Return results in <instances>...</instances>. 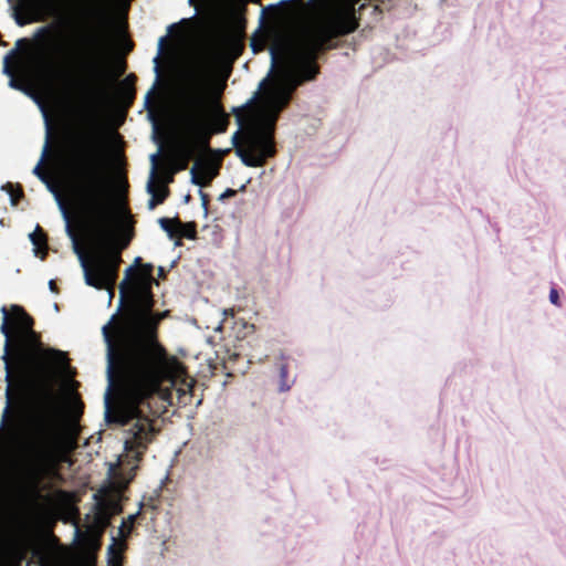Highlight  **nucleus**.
Listing matches in <instances>:
<instances>
[{
  "instance_id": "nucleus-29",
  "label": "nucleus",
  "mask_w": 566,
  "mask_h": 566,
  "mask_svg": "<svg viewBox=\"0 0 566 566\" xmlns=\"http://www.w3.org/2000/svg\"><path fill=\"white\" fill-rule=\"evenodd\" d=\"M165 197H166V192H165V191H161V192H156V191H155V200H156L158 203L163 202V201H164V199H165Z\"/></svg>"
},
{
  "instance_id": "nucleus-42",
  "label": "nucleus",
  "mask_w": 566,
  "mask_h": 566,
  "mask_svg": "<svg viewBox=\"0 0 566 566\" xmlns=\"http://www.w3.org/2000/svg\"><path fill=\"white\" fill-rule=\"evenodd\" d=\"M41 106V111L43 112V114L45 115V111H44V107L40 104Z\"/></svg>"
},
{
  "instance_id": "nucleus-14",
  "label": "nucleus",
  "mask_w": 566,
  "mask_h": 566,
  "mask_svg": "<svg viewBox=\"0 0 566 566\" xmlns=\"http://www.w3.org/2000/svg\"><path fill=\"white\" fill-rule=\"evenodd\" d=\"M117 539L113 536L112 544L107 548L108 563L111 566H122V547L117 548Z\"/></svg>"
},
{
  "instance_id": "nucleus-43",
  "label": "nucleus",
  "mask_w": 566,
  "mask_h": 566,
  "mask_svg": "<svg viewBox=\"0 0 566 566\" xmlns=\"http://www.w3.org/2000/svg\"><path fill=\"white\" fill-rule=\"evenodd\" d=\"M180 244H181V242L179 240L175 242V245H180Z\"/></svg>"
},
{
  "instance_id": "nucleus-40",
  "label": "nucleus",
  "mask_w": 566,
  "mask_h": 566,
  "mask_svg": "<svg viewBox=\"0 0 566 566\" xmlns=\"http://www.w3.org/2000/svg\"><path fill=\"white\" fill-rule=\"evenodd\" d=\"M111 324H112V321H108L106 326L108 327V325H111ZM107 332H109L108 328H107ZM108 334L111 335V333H108Z\"/></svg>"
},
{
  "instance_id": "nucleus-31",
  "label": "nucleus",
  "mask_w": 566,
  "mask_h": 566,
  "mask_svg": "<svg viewBox=\"0 0 566 566\" xmlns=\"http://www.w3.org/2000/svg\"><path fill=\"white\" fill-rule=\"evenodd\" d=\"M151 195V198L148 200V208L151 210L155 208L158 202L155 200V191Z\"/></svg>"
},
{
  "instance_id": "nucleus-30",
  "label": "nucleus",
  "mask_w": 566,
  "mask_h": 566,
  "mask_svg": "<svg viewBox=\"0 0 566 566\" xmlns=\"http://www.w3.org/2000/svg\"><path fill=\"white\" fill-rule=\"evenodd\" d=\"M8 193L10 197L11 205L14 206L17 203L18 196H20V192L15 196V193L12 190H8Z\"/></svg>"
},
{
  "instance_id": "nucleus-7",
  "label": "nucleus",
  "mask_w": 566,
  "mask_h": 566,
  "mask_svg": "<svg viewBox=\"0 0 566 566\" xmlns=\"http://www.w3.org/2000/svg\"><path fill=\"white\" fill-rule=\"evenodd\" d=\"M218 174V166L208 159L197 160L190 169V181L196 186H201V180L210 181Z\"/></svg>"
},
{
  "instance_id": "nucleus-16",
  "label": "nucleus",
  "mask_w": 566,
  "mask_h": 566,
  "mask_svg": "<svg viewBox=\"0 0 566 566\" xmlns=\"http://www.w3.org/2000/svg\"><path fill=\"white\" fill-rule=\"evenodd\" d=\"M157 157H158V153H155V154L150 155L151 168H150L149 179H148L147 185H146V190H147L148 193H153L154 192V182H155L156 169H157L156 168Z\"/></svg>"
},
{
  "instance_id": "nucleus-19",
  "label": "nucleus",
  "mask_w": 566,
  "mask_h": 566,
  "mask_svg": "<svg viewBox=\"0 0 566 566\" xmlns=\"http://www.w3.org/2000/svg\"><path fill=\"white\" fill-rule=\"evenodd\" d=\"M1 313H2V323H1L0 329H1V333L6 337V348H7L9 346V340H10V331H9V325H8L9 324V313L6 310V307L1 308Z\"/></svg>"
},
{
  "instance_id": "nucleus-1",
  "label": "nucleus",
  "mask_w": 566,
  "mask_h": 566,
  "mask_svg": "<svg viewBox=\"0 0 566 566\" xmlns=\"http://www.w3.org/2000/svg\"><path fill=\"white\" fill-rule=\"evenodd\" d=\"M133 266L126 269L119 285L120 303L125 298L123 323L115 336L103 326L107 345L105 394V420L108 423L127 426L124 449L138 462L143 451L151 441L154 428L150 420L142 415L138 405L157 392L164 380H172L184 374V367L175 357H168L157 342L158 323L167 317L168 311L154 313L151 293V264L144 265V273L129 279Z\"/></svg>"
},
{
  "instance_id": "nucleus-38",
  "label": "nucleus",
  "mask_w": 566,
  "mask_h": 566,
  "mask_svg": "<svg viewBox=\"0 0 566 566\" xmlns=\"http://www.w3.org/2000/svg\"><path fill=\"white\" fill-rule=\"evenodd\" d=\"M53 285H54V283H53V281L51 280V281L49 282V287H50L51 290H53Z\"/></svg>"
},
{
  "instance_id": "nucleus-13",
  "label": "nucleus",
  "mask_w": 566,
  "mask_h": 566,
  "mask_svg": "<svg viewBox=\"0 0 566 566\" xmlns=\"http://www.w3.org/2000/svg\"><path fill=\"white\" fill-rule=\"evenodd\" d=\"M165 40H166V36H161L159 39L157 54L154 57V64H155L154 71H155L156 75H159L158 61H159V57H160L161 52H163ZM157 83H158V76H156V80H155L151 88L149 90V92L145 96V104L146 105L149 103L150 95L153 94L154 90L156 88Z\"/></svg>"
},
{
  "instance_id": "nucleus-12",
  "label": "nucleus",
  "mask_w": 566,
  "mask_h": 566,
  "mask_svg": "<svg viewBox=\"0 0 566 566\" xmlns=\"http://www.w3.org/2000/svg\"><path fill=\"white\" fill-rule=\"evenodd\" d=\"M13 19L19 27H23L32 22V15L25 8L24 3L13 7Z\"/></svg>"
},
{
  "instance_id": "nucleus-21",
  "label": "nucleus",
  "mask_w": 566,
  "mask_h": 566,
  "mask_svg": "<svg viewBox=\"0 0 566 566\" xmlns=\"http://www.w3.org/2000/svg\"><path fill=\"white\" fill-rule=\"evenodd\" d=\"M29 240L31 241L34 250V254L38 255V250L40 249L43 242V235L40 233V227L36 226L35 230L29 234Z\"/></svg>"
},
{
  "instance_id": "nucleus-22",
  "label": "nucleus",
  "mask_w": 566,
  "mask_h": 566,
  "mask_svg": "<svg viewBox=\"0 0 566 566\" xmlns=\"http://www.w3.org/2000/svg\"><path fill=\"white\" fill-rule=\"evenodd\" d=\"M14 55H15V50H11V51H9V52L6 54V56H4V59H3V70H2V72H3V74H6V75L10 76V78L13 76V72H12V70H11V67H10V60H11Z\"/></svg>"
},
{
  "instance_id": "nucleus-28",
  "label": "nucleus",
  "mask_w": 566,
  "mask_h": 566,
  "mask_svg": "<svg viewBox=\"0 0 566 566\" xmlns=\"http://www.w3.org/2000/svg\"><path fill=\"white\" fill-rule=\"evenodd\" d=\"M27 43V39H18L15 41L14 48L12 50H15V53L20 50V48Z\"/></svg>"
},
{
  "instance_id": "nucleus-5",
  "label": "nucleus",
  "mask_w": 566,
  "mask_h": 566,
  "mask_svg": "<svg viewBox=\"0 0 566 566\" xmlns=\"http://www.w3.org/2000/svg\"><path fill=\"white\" fill-rule=\"evenodd\" d=\"M59 436L54 428L41 424L32 434L29 446V460L36 472H43L50 468L56 457Z\"/></svg>"
},
{
  "instance_id": "nucleus-8",
  "label": "nucleus",
  "mask_w": 566,
  "mask_h": 566,
  "mask_svg": "<svg viewBox=\"0 0 566 566\" xmlns=\"http://www.w3.org/2000/svg\"><path fill=\"white\" fill-rule=\"evenodd\" d=\"M11 310L14 314V324L20 332L23 334H31V318L18 305H12Z\"/></svg>"
},
{
  "instance_id": "nucleus-26",
  "label": "nucleus",
  "mask_w": 566,
  "mask_h": 566,
  "mask_svg": "<svg viewBox=\"0 0 566 566\" xmlns=\"http://www.w3.org/2000/svg\"><path fill=\"white\" fill-rule=\"evenodd\" d=\"M235 191L233 189H226L220 196H219V200H224L226 198H229V197H232L234 196Z\"/></svg>"
},
{
  "instance_id": "nucleus-23",
  "label": "nucleus",
  "mask_w": 566,
  "mask_h": 566,
  "mask_svg": "<svg viewBox=\"0 0 566 566\" xmlns=\"http://www.w3.org/2000/svg\"><path fill=\"white\" fill-rule=\"evenodd\" d=\"M9 86L13 90L23 92L25 94H30L29 88L20 81H18L14 76H12L9 81Z\"/></svg>"
},
{
  "instance_id": "nucleus-9",
  "label": "nucleus",
  "mask_w": 566,
  "mask_h": 566,
  "mask_svg": "<svg viewBox=\"0 0 566 566\" xmlns=\"http://www.w3.org/2000/svg\"><path fill=\"white\" fill-rule=\"evenodd\" d=\"M55 60L48 55L46 53H42L41 57L36 62V71L41 76L52 77L55 73Z\"/></svg>"
},
{
  "instance_id": "nucleus-24",
  "label": "nucleus",
  "mask_w": 566,
  "mask_h": 566,
  "mask_svg": "<svg viewBox=\"0 0 566 566\" xmlns=\"http://www.w3.org/2000/svg\"><path fill=\"white\" fill-rule=\"evenodd\" d=\"M198 193H199L200 199H201V207L203 209V216L207 217V214H208V208H207L208 196L205 192H202L201 189H199Z\"/></svg>"
},
{
  "instance_id": "nucleus-39",
  "label": "nucleus",
  "mask_w": 566,
  "mask_h": 566,
  "mask_svg": "<svg viewBox=\"0 0 566 566\" xmlns=\"http://www.w3.org/2000/svg\"><path fill=\"white\" fill-rule=\"evenodd\" d=\"M222 328V324L220 323L217 327H216V331H220Z\"/></svg>"
},
{
  "instance_id": "nucleus-25",
  "label": "nucleus",
  "mask_w": 566,
  "mask_h": 566,
  "mask_svg": "<svg viewBox=\"0 0 566 566\" xmlns=\"http://www.w3.org/2000/svg\"><path fill=\"white\" fill-rule=\"evenodd\" d=\"M49 32H50V27H48V25L40 27L35 30L34 38L41 39L42 36L46 35Z\"/></svg>"
},
{
  "instance_id": "nucleus-11",
  "label": "nucleus",
  "mask_w": 566,
  "mask_h": 566,
  "mask_svg": "<svg viewBox=\"0 0 566 566\" xmlns=\"http://www.w3.org/2000/svg\"><path fill=\"white\" fill-rule=\"evenodd\" d=\"M142 509H143V503L140 502L138 505V510L135 513L129 514L126 520L122 521V523L118 527V536L122 539H125L132 532L133 524H134L135 520L137 518V516L140 514Z\"/></svg>"
},
{
  "instance_id": "nucleus-17",
  "label": "nucleus",
  "mask_w": 566,
  "mask_h": 566,
  "mask_svg": "<svg viewBox=\"0 0 566 566\" xmlns=\"http://www.w3.org/2000/svg\"><path fill=\"white\" fill-rule=\"evenodd\" d=\"M158 223L169 238H172L176 234V221H172L168 218H159Z\"/></svg>"
},
{
  "instance_id": "nucleus-36",
  "label": "nucleus",
  "mask_w": 566,
  "mask_h": 566,
  "mask_svg": "<svg viewBox=\"0 0 566 566\" xmlns=\"http://www.w3.org/2000/svg\"><path fill=\"white\" fill-rule=\"evenodd\" d=\"M251 48H252L253 52L258 51L256 45L253 42L251 43Z\"/></svg>"
},
{
  "instance_id": "nucleus-3",
  "label": "nucleus",
  "mask_w": 566,
  "mask_h": 566,
  "mask_svg": "<svg viewBox=\"0 0 566 566\" xmlns=\"http://www.w3.org/2000/svg\"><path fill=\"white\" fill-rule=\"evenodd\" d=\"M70 15V38L60 51L59 61L76 66L85 76L73 82L76 91V114L82 124L92 125L101 99L96 83L97 66L94 61L98 48L97 22L104 13L106 0H57Z\"/></svg>"
},
{
  "instance_id": "nucleus-35",
  "label": "nucleus",
  "mask_w": 566,
  "mask_h": 566,
  "mask_svg": "<svg viewBox=\"0 0 566 566\" xmlns=\"http://www.w3.org/2000/svg\"><path fill=\"white\" fill-rule=\"evenodd\" d=\"M175 27H176V24H175V23H172V24L168 25V28H167L168 33L172 32V30L175 29Z\"/></svg>"
},
{
  "instance_id": "nucleus-20",
  "label": "nucleus",
  "mask_w": 566,
  "mask_h": 566,
  "mask_svg": "<svg viewBox=\"0 0 566 566\" xmlns=\"http://www.w3.org/2000/svg\"><path fill=\"white\" fill-rule=\"evenodd\" d=\"M187 142H188L187 145L182 148L184 159H182V163H180V166H179L180 169H185L187 166L188 159L192 158L195 155V147H193L195 142H191L189 139H187Z\"/></svg>"
},
{
  "instance_id": "nucleus-4",
  "label": "nucleus",
  "mask_w": 566,
  "mask_h": 566,
  "mask_svg": "<svg viewBox=\"0 0 566 566\" xmlns=\"http://www.w3.org/2000/svg\"><path fill=\"white\" fill-rule=\"evenodd\" d=\"M222 53V43L218 38H210L188 71L190 85L189 107L179 116L184 136L197 142L212 133H223L228 126V116L217 102L221 88L210 91V77L214 63Z\"/></svg>"
},
{
  "instance_id": "nucleus-41",
  "label": "nucleus",
  "mask_w": 566,
  "mask_h": 566,
  "mask_svg": "<svg viewBox=\"0 0 566 566\" xmlns=\"http://www.w3.org/2000/svg\"><path fill=\"white\" fill-rule=\"evenodd\" d=\"M111 324H112V321H108L106 326L108 327V325H111ZM107 332H109L108 328H107ZM108 334L111 335V333H108Z\"/></svg>"
},
{
  "instance_id": "nucleus-2",
  "label": "nucleus",
  "mask_w": 566,
  "mask_h": 566,
  "mask_svg": "<svg viewBox=\"0 0 566 566\" xmlns=\"http://www.w3.org/2000/svg\"><path fill=\"white\" fill-rule=\"evenodd\" d=\"M74 196L90 232L91 268L71 226L70 213L60 192L54 191V199L65 222V232L72 241L73 252L83 270L85 284L95 289L108 287L117 277L120 259L117 252L109 250L112 238L109 191L98 169L96 149L88 135L82 138L74 169Z\"/></svg>"
},
{
  "instance_id": "nucleus-18",
  "label": "nucleus",
  "mask_w": 566,
  "mask_h": 566,
  "mask_svg": "<svg viewBox=\"0 0 566 566\" xmlns=\"http://www.w3.org/2000/svg\"><path fill=\"white\" fill-rule=\"evenodd\" d=\"M279 371H280L279 390L281 392H285V391L290 390V388H291V382L287 380L289 370H287L286 365H281Z\"/></svg>"
},
{
  "instance_id": "nucleus-15",
  "label": "nucleus",
  "mask_w": 566,
  "mask_h": 566,
  "mask_svg": "<svg viewBox=\"0 0 566 566\" xmlns=\"http://www.w3.org/2000/svg\"><path fill=\"white\" fill-rule=\"evenodd\" d=\"M176 228L179 235L193 240L196 238V229L193 223H180L176 221Z\"/></svg>"
},
{
  "instance_id": "nucleus-34",
  "label": "nucleus",
  "mask_w": 566,
  "mask_h": 566,
  "mask_svg": "<svg viewBox=\"0 0 566 566\" xmlns=\"http://www.w3.org/2000/svg\"><path fill=\"white\" fill-rule=\"evenodd\" d=\"M223 316L231 315L233 316V310L232 308H226L222 311Z\"/></svg>"
},
{
  "instance_id": "nucleus-44",
  "label": "nucleus",
  "mask_w": 566,
  "mask_h": 566,
  "mask_svg": "<svg viewBox=\"0 0 566 566\" xmlns=\"http://www.w3.org/2000/svg\"><path fill=\"white\" fill-rule=\"evenodd\" d=\"M188 200H189V195H187V196L185 197V201H188Z\"/></svg>"
},
{
  "instance_id": "nucleus-27",
  "label": "nucleus",
  "mask_w": 566,
  "mask_h": 566,
  "mask_svg": "<svg viewBox=\"0 0 566 566\" xmlns=\"http://www.w3.org/2000/svg\"><path fill=\"white\" fill-rule=\"evenodd\" d=\"M549 301L552 304L557 305L558 304V293L556 290H551L549 292Z\"/></svg>"
},
{
  "instance_id": "nucleus-32",
  "label": "nucleus",
  "mask_w": 566,
  "mask_h": 566,
  "mask_svg": "<svg viewBox=\"0 0 566 566\" xmlns=\"http://www.w3.org/2000/svg\"><path fill=\"white\" fill-rule=\"evenodd\" d=\"M242 325L247 329V333H253L255 329L253 324H248L247 322H243Z\"/></svg>"
},
{
  "instance_id": "nucleus-10",
  "label": "nucleus",
  "mask_w": 566,
  "mask_h": 566,
  "mask_svg": "<svg viewBox=\"0 0 566 566\" xmlns=\"http://www.w3.org/2000/svg\"><path fill=\"white\" fill-rule=\"evenodd\" d=\"M49 137H50V133L48 132L46 133V139H45V143H44V146H43V149H42V154H41V158L39 160V163L35 165V167L33 168V174L42 181L46 185L48 189L54 195V191H57L55 189V187L50 182V180L48 179V176L43 172V170L41 169V164L43 163V159L46 155V151H48V147H49Z\"/></svg>"
},
{
  "instance_id": "nucleus-37",
  "label": "nucleus",
  "mask_w": 566,
  "mask_h": 566,
  "mask_svg": "<svg viewBox=\"0 0 566 566\" xmlns=\"http://www.w3.org/2000/svg\"><path fill=\"white\" fill-rule=\"evenodd\" d=\"M139 262H140V258H139V256H137V258L135 259V261H134V264H135V265H137Z\"/></svg>"
},
{
  "instance_id": "nucleus-6",
  "label": "nucleus",
  "mask_w": 566,
  "mask_h": 566,
  "mask_svg": "<svg viewBox=\"0 0 566 566\" xmlns=\"http://www.w3.org/2000/svg\"><path fill=\"white\" fill-rule=\"evenodd\" d=\"M94 499L98 506L97 521L103 526H107L109 524L111 516L119 514L123 510L119 494L106 495L103 497L95 494Z\"/></svg>"
},
{
  "instance_id": "nucleus-33",
  "label": "nucleus",
  "mask_w": 566,
  "mask_h": 566,
  "mask_svg": "<svg viewBox=\"0 0 566 566\" xmlns=\"http://www.w3.org/2000/svg\"><path fill=\"white\" fill-rule=\"evenodd\" d=\"M55 355L59 356V358H60V360L57 361L59 364H64L65 363V357H64L63 353L56 352Z\"/></svg>"
}]
</instances>
